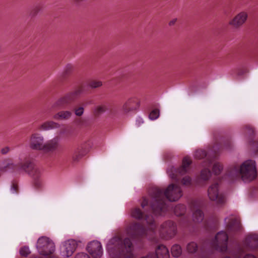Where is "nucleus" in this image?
<instances>
[{"label": "nucleus", "mask_w": 258, "mask_h": 258, "mask_svg": "<svg viewBox=\"0 0 258 258\" xmlns=\"http://www.w3.org/2000/svg\"><path fill=\"white\" fill-rule=\"evenodd\" d=\"M141 258H170V255L167 248L161 244L156 248L155 254L149 253L147 256Z\"/></svg>", "instance_id": "obj_16"}, {"label": "nucleus", "mask_w": 258, "mask_h": 258, "mask_svg": "<svg viewBox=\"0 0 258 258\" xmlns=\"http://www.w3.org/2000/svg\"><path fill=\"white\" fill-rule=\"evenodd\" d=\"M139 105L140 102L138 98L136 97L131 98L124 103L122 110L124 113H127L137 109Z\"/></svg>", "instance_id": "obj_18"}, {"label": "nucleus", "mask_w": 258, "mask_h": 258, "mask_svg": "<svg viewBox=\"0 0 258 258\" xmlns=\"http://www.w3.org/2000/svg\"><path fill=\"white\" fill-rule=\"evenodd\" d=\"M191 209L193 212V220L195 222H200L204 219V214L202 211V206L198 201H194L191 203Z\"/></svg>", "instance_id": "obj_17"}, {"label": "nucleus", "mask_w": 258, "mask_h": 258, "mask_svg": "<svg viewBox=\"0 0 258 258\" xmlns=\"http://www.w3.org/2000/svg\"><path fill=\"white\" fill-rule=\"evenodd\" d=\"M160 234L168 238L173 237L176 233L175 224L171 221L164 222L161 226L160 230Z\"/></svg>", "instance_id": "obj_14"}, {"label": "nucleus", "mask_w": 258, "mask_h": 258, "mask_svg": "<svg viewBox=\"0 0 258 258\" xmlns=\"http://www.w3.org/2000/svg\"><path fill=\"white\" fill-rule=\"evenodd\" d=\"M143 123H144V120L141 117H139L137 118L136 124L137 126L139 127V126H141V124H142Z\"/></svg>", "instance_id": "obj_41"}, {"label": "nucleus", "mask_w": 258, "mask_h": 258, "mask_svg": "<svg viewBox=\"0 0 258 258\" xmlns=\"http://www.w3.org/2000/svg\"><path fill=\"white\" fill-rule=\"evenodd\" d=\"M171 252L174 257H178L182 253L181 247L179 244H175L171 247Z\"/></svg>", "instance_id": "obj_28"}, {"label": "nucleus", "mask_w": 258, "mask_h": 258, "mask_svg": "<svg viewBox=\"0 0 258 258\" xmlns=\"http://www.w3.org/2000/svg\"><path fill=\"white\" fill-rule=\"evenodd\" d=\"M69 129L67 127H63L60 129L59 134L67 136L69 133Z\"/></svg>", "instance_id": "obj_40"}, {"label": "nucleus", "mask_w": 258, "mask_h": 258, "mask_svg": "<svg viewBox=\"0 0 258 258\" xmlns=\"http://www.w3.org/2000/svg\"><path fill=\"white\" fill-rule=\"evenodd\" d=\"M176 21H177V19H176V18L171 20L169 22V25L170 26L174 25L175 24V23L176 22Z\"/></svg>", "instance_id": "obj_43"}, {"label": "nucleus", "mask_w": 258, "mask_h": 258, "mask_svg": "<svg viewBox=\"0 0 258 258\" xmlns=\"http://www.w3.org/2000/svg\"><path fill=\"white\" fill-rule=\"evenodd\" d=\"M223 169V166L222 163L219 162H215L214 163L212 167V171L214 174L219 175L221 173Z\"/></svg>", "instance_id": "obj_29"}, {"label": "nucleus", "mask_w": 258, "mask_h": 258, "mask_svg": "<svg viewBox=\"0 0 258 258\" xmlns=\"http://www.w3.org/2000/svg\"><path fill=\"white\" fill-rule=\"evenodd\" d=\"M250 143L253 151L255 154H258V141H253L251 140Z\"/></svg>", "instance_id": "obj_34"}, {"label": "nucleus", "mask_w": 258, "mask_h": 258, "mask_svg": "<svg viewBox=\"0 0 258 258\" xmlns=\"http://www.w3.org/2000/svg\"><path fill=\"white\" fill-rule=\"evenodd\" d=\"M185 207L184 205L179 204L176 206L174 209V213L177 216H182L181 219V223L183 225L186 227L189 226V219L186 216H184L185 212Z\"/></svg>", "instance_id": "obj_20"}, {"label": "nucleus", "mask_w": 258, "mask_h": 258, "mask_svg": "<svg viewBox=\"0 0 258 258\" xmlns=\"http://www.w3.org/2000/svg\"><path fill=\"white\" fill-rule=\"evenodd\" d=\"M79 75L78 67L75 63H68L60 74L61 79H76Z\"/></svg>", "instance_id": "obj_13"}, {"label": "nucleus", "mask_w": 258, "mask_h": 258, "mask_svg": "<svg viewBox=\"0 0 258 258\" xmlns=\"http://www.w3.org/2000/svg\"><path fill=\"white\" fill-rule=\"evenodd\" d=\"M58 146V139L57 137L54 138L51 140L48 141L46 143H44V148L42 151L45 152H52L55 151Z\"/></svg>", "instance_id": "obj_23"}, {"label": "nucleus", "mask_w": 258, "mask_h": 258, "mask_svg": "<svg viewBox=\"0 0 258 258\" xmlns=\"http://www.w3.org/2000/svg\"><path fill=\"white\" fill-rule=\"evenodd\" d=\"M228 234L223 231L218 232L215 238L210 241L209 248L205 249L201 247L199 249L197 243L190 242L186 245V250L189 253L197 252L198 258H215V252H220L224 254L227 249V242L228 241Z\"/></svg>", "instance_id": "obj_3"}, {"label": "nucleus", "mask_w": 258, "mask_h": 258, "mask_svg": "<svg viewBox=\"0 0 258 258\" xmlns=\"http://www.w3.org/2000/svg\"><path fill=\"white\" fill-rule=\"evenodd\" d=\"M111 258H135L133 245L129 238L118 233L109 240L106 246Z\"/></svg>", "instance_id": "obj_5"}, {"label": "nucleus", "mask_w": 258, "mask_h": 258, "mask_svg": "<svg viewBox=\"0 0 258 258\" xmlns=\"http://www.w3.org/2000/svg\"><path fill=\"white\" fill-rule=\"evenodd\" d=\"M72 114L70 111H61L54 114L53 118L56 120H66L70 118Z\"/></svg>", "instance_id": "obj_26"}, {"label": "nucleus", "mask_w": 258, "mask_h": 258, "mask_svg": "<svg viewBox=\"0 0 258 258\" xmlns=\"http://www.w3.org/2000/svg\"><path fill=\"white\" fill-rule=\"evenodd\" d=\"M191 160L188 157H185L182 160L181 166L176 168L171 166L168 167L167 173L169 176L176 182H178L181 176L188 173L190 169Z\"/></svg>", "instance_id": "obj_9"}, {"label": "nucleus", "mask_w": 258, "mask_h": 258, "mask_svg": "<svg viewBox=\"0 0 258 258\" xmlns=\"http://www.w3.org/2000/svg\"><path fill=\"white\" fill-rule=\"evenodd\" d=\"M36 247L39 254L44 256L51 255L55 250L54 243L46 236H42L38 239Z\"/></svg>", "instance_id": "obj_10"}, {"label": "nucleus", "mask_w": 258, "mask_h": 258, "mask_svg": "<svg viewBox=\"0 0 258 258\" xmlns=\"http://www.w3.org/2000/svg\"><path fill=\"white\" fill-rule=\"evenodd\" d=\"M11 191L12 193H18V186L17 183H13L11 186Z\"/></svg>", "instance_id": "obj_38"}, {"label": "nucleus", "mask_w": 258, "mask_h": 258, "mask_svg": "<svg viewBox=\"0 0 258 258\" xmlns=\"http://www.w3.org/2000/svg\"><path fill=\"white\" fill-rule=\"evenodd\" d=\"M84 112V108L82 106H79L75 109V114L77 116H81Z\"/></svg>", "instance_id": "obj_36"}, {"label": "nucleus", "mask_w": 258, "mask_h": 258, "mask_svg": "<svg viewBox=\"0 0 258 258\" xmlns=\"http://www.w3.org/2000/svg\"><path fill=\"white\" fill-rule=\"evenodd\" d=\"M78 244L76 241L70 239L64 242L62 244V248L65 252V255L67 257H69L75 251Z\"/></svg>", "instance_id": "obj_21"}, {"label": "nucleus", "mask_w": 258, "mask_h": 258, "mask_svg": "<svg viewBox=\"0 0 258 258\" xmlns=\"http://www.w3.org/2000/svg\"><path fill=\"white\" fill-rule=\"evenodd\" d=\"M86 154L87 150L86 148L83 146H79L73 154L72 159L73 162H79Z\"/></svg>", "instance_id": "obj_24"}, {"label": "nucleus", "mask_w": 258, "mask_h": 258, "mask_svg": "<svg viewBox=\"0 0 258 258\" xmlns=\"http://www.w3.org/2000/svg\"><path fill=\"white\" fill-rule=\"evenodd\" d=\"M2 171H10L16 173L24 172L30 175L33 179L35 187L40 188L43 185L40 170L34 164L33 159L25 158L23 161L17 164L8 163L7 165L1 168Z\"/></svg>", "instance_id": "obj_6"}, {"label": "nucleus", "mask_w": 258, "mask_h": 258, "mask_svg": "<svg viewBox=\"0 0 258 258\" xmlns=\"http://www.w3.org/2000/svg\"><path fill=\"white\" fill-rule=\"evenodd\" d=\"M88 86L87 89L81 87L76 91L66 95L58 99L53 103L51 108L53 109H60L71 103L82 92L89 90V88H96L102 86V82H88Z\"/></svg>", "instance_id": "obj_8"}, {"label": "nucleus", "mask_w": 258, "mask_h": 258, "mask_svg": "<svg viewBox=\"0 0 258 258\" xmlns=\"http://www.w3.org/2000/svg\"><path fill=\"white\" fill-rule=\"evenodd\" d=\"M223 143L216 142L214 145L210 149L208 154L203 149L197 150L195 153V157L196 159H201L206 157L205 160L202 164L204 168L201 170L200 174L197 176L195 180L192 181L189 176H185L181 179V184L184 185L189 186L191 185H197L204 186L206 185L211 177V171L209 169L213 160L216 159L220 150L222 148L229 149L231 146V142L227 140L224 142L222 140Z\"/></svg>", "instance_id": "obj_2"}, {"label": "nucleus", "mask_w": 258, "mask_h": 258, "mask_svg": "<svg viewBox=\"0 0 258 258\" xmlns=\"http://www.w3.org/2000/svg\"><path fill=\"white\" fill-rule=\"evenodd\" d=\"M107 110V107L105 105L98 106L96 107L94 111V115L98 116Z\"/></svg>", "instance_id": "obj_30"}, {"label": "nucleus", "mask_w": 258, "mask_h": 258, "mask_svg": "<svg viewBox=\"0 0 258 258\" xmlns=\"http://www.w3.org/2000/svg\"><path fill=\"white\" fill-rule=\"evenodd\" d=\"M44 137L40 134L34 133L30 137L29 146L32 150L42 151L44 148Z\"/></svg>", "instance_id": "obj_12"}, {"label": "nucleus", "mask_w": 258, "mask_h": 258, "mask_svg": "<svg viewBox=\"0 0 258 258\" xmlns=\"http://www.w3.org/2000/svg\"><path fill=\"white\" fill-rule=\"evenodd\" d=\"M150 201L145 198L141 203L142 208H133L131 211L132 216L138 220L146 222L148 228L139 222H134L128 225L125 231L127 235L132 239L147 237L153 240L156 233V225L153 217L162 215L170 209L169 204L171 202L177 201L182 195L180 187L176 184H170L165 190L158 187H153L149 191Z\"/></svg>", "instance_id": "obj_1"}, {"label": "nucleus", "mask_w": 258, "mask_h": 258, "mask_svg": "<svg viewBox=\"0 0 258 258\" xmlns=\"http://www.w3.org/2000/svg\"><path fill=\"white\" fill-rule=\"evenodd\" d=\"M226 230L230 233L233 232H237L240 230L241 226L240 221L236 218H226Z\"/></svg>", "instance_id": "obj_19"}, {"label": "nucleus", "mask_w": 258, "mask_h": 258, "mask_svg": "<svg viewBox=\"0 0 258 258\" xmlns=\"http://www.w3.org/2000/svg\"><path fill=\"white\" fill-rule=\"evenodd\" d=\"M244 132L246 135L249 136L250 137H252V136L254 134V131L253 128L249 125L245 126Z\"/></svg>", "instance_id": "obj_33"}, {"label": "nucleus", "mask_w": 258, "mask_h": 258, "mask_svg": "<svg viewBox=\"0 0 258 258\" xmlns=\"http://www.w3.org/2000/svg\"><path fill=\"white\" fill-rule=\"evenodd\" d=\"M10 148L8 147H6L3 149H1V153L2 154H6L10 151Z\"/></svg>", "instance_id": "obj_42"}, {"label": "nucleus", "mask_w": 258, "mask_h": 258, "mask_svg": "<svg viewBox=\"0 0 258 258\" xmlns=\"http://www.w3.org/2000/svg\"><path fill=\"white\" fill-rule=\"evenodd\" d=\"M256 176L255 161L248 160L240 166L233 165L230 166L222 178L231 181L241 179L244 182H249L255 179Z\"/></svg>", "instance_id": "obj_4"}, {"label": "nucleus", "mask_w": 258, "mask_h": 258, "mask_svg": "<svg viewBox=\"0 0 258 258\" xmlns=\"http://www.w3.org/2000/svg\"><path fill=\"white\" fill-rule=\"evenodd\" d=\"M247 18V14L246 12H242L237 15L230 22V24L235 28H238L244 23Z\"/></svg>", "instance_id": "obj_22"}, {"label": "nucleus", "mask_w": 258, "mask_h": 258, "mask_svg": "<svg viewBox=\"0 0 258 258\" xmlns=\"http://www.w3.org/2000/svg\"><path fill=\"white\" fill-rule=\"evenodd\" d=\"M41 7L40 6H36L31 11V15L32 16H36L41 10Z\"/></svg>", "instance_id": "obj_37"}, {"label": "nucleus", "mask_w": 258, "mask_h": 258, "mask_svg": "<svg viewBox=\"0 0 258 258\" xmlns=\"http://www.w3.org/2000/svg\"><path fill=\"white\" fill-rule=\"evenodd\" d=\"M243 258H256L254 255L251 254H246Z\"/></svg>", "instance_id": "obj_44"}, {"label": "nucleus", "mask_w": 258, "mask_h": 258, "mask_svg": "<svg viewBox=\"0 0 258 258\" xmlns=\"http://www.w3.org/2000/svg\"><path fill=\"white\" fill-rule=\"evenodd\" d=\"M75 258H90V257L87 254L82 252L78 253Z\"/></svg>", "instance_id": "obj_39"}, {"label": "nucleus", "mask_w": 258, "mask_h": 258, "mask_svg": "<svg viewBox=\"0 0 258 258\" xmlns=\"http://www.w3.org/2000/svg\"><path fill=\"white\" fill-rule=\"evenodd\" d=\"M221 179L213 182L208 189V195L211 201H215L218 206L223 205L225 202V196L220 191L219 184Z\"/></svg>", "instance_id": "obj_11"}, {"label": "nucleus", "mask_w": 258, "mask_h": 258, "mask_svg": "<svg viewBox=\"0 0 258 258\" xmlns=\"http://www.w3.org/2000/svg\"><path fill=\"white\" fill-rule=\"evenodd\" d=\"M258 248V235L251 234L245 239L242 246H238L234 249L227 248L222 258H241L245 251Z\"/></svg>", "instance_id": "obj_7"}, {"label": "nucleus", "mask_w": 258, "mask_h": 258, "mask_svg": "<svg viewBox=\"0 0 258 258\" xmlns=\"http://www.w3.org/2000/svg\"><path fill=\"white\" fill-rule=\"evenodd\" d=\"M247 72L248 70L245 67L236 68L231 71L232 75L237 77L244 76Z\"/></svg>", "instance_id": "obj_27"}, {"label": "nucleus", "mask_w": 258, "mask_h": 258, "mask_svg": "<svg viewBox=\"0 0 258 258\" xmlns=\"http://www.w3.org/2000/svg\"><path fill=\"white\" fill-rule=\"evenodd\" d=\"M20 253L21 255L26 256L29 254L30 250L28 247L24 246L21 248Z\"/></svg>", "instance_id": "obj_35"}, {"label": "nucleus", "mask_w": 258, "mask_h": 258, "mask_svg": "<svg viewBox=\"0 0 258 258\" xmlns=\"http://www.w3.org/2000/svg\"><path fill=\"white\" fill-rule=\"evenodd\" d=\"M60 126L59 124L52 120H48L42 123L38 127L40 131H48L58 128Z\"/></svg>", "instance_id": "obj_25"}, {"label": "nucleus", "mask_w": 258, "mask_h": 258, "mask_svg": "<svg viewBox=\"0 0 258 258\" xmlns=\"http://www.w3.org/2000/svg\"><path fill=\"white\" fill-rule=\"evenodd\" d=\"M117 74L121 76L122 79H129L131 74L128 73L126 70H121L118 71Z\"/></svg>", "instance_id": "obj_31"}, {"label": "nucleus", "mask_w": 258, "mask_h": 258, "mask_svg": "<svg viewBox=\"0 0 258 258\" xmlns=\"http://www.w3.org/2000/svg\"><path fill=\"white\" fill-rule=\"evenodd\" d=\"M159 115V110L157 109H155L150 112L149 117L151 119L154 120L157 119Z\"/></svg>", "instance_id": "obj_32"}, {"label": "nucleus", "mask_w": 258, "mask_h": 258, "mask_svg": "<svg viewBox=\"0 0 258 258\" xmlns=\"http://www.w3.org/2000/svg\"><path fill=\"white\" fill-rule=\"evenodd\" d=\"M88 251L93 258H100L103 254L102 245L98 241L90 242L87 247Z\"/></svg>", "instance_id": "obj_15"}]
</instances>
